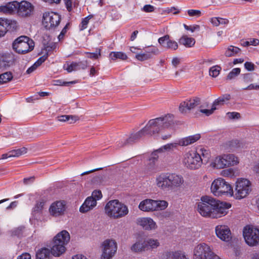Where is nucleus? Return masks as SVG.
Returning a JSON list of instances; mask_svg holds the SVG:
<instances>
[{"mask_svg": "<svg viewBox=\"0 0 259 259\" xmlns=\"http://www.w3.org/2000/svg\"><path fill=\"white\" fill-rule=\"evenodd\" d=\"M200 156H201V159L202 160V163H206L208 161L210 157V154L209 152L204 149L201 148L200 150Z\"/></svg>", "mask_w": 259, "mask_h": 259, "instance_id": "obj_41", "label": "nucleus"}, {"mask_svg": "<svg viewBox=\"0 0 259 259\" xmlns=\"http://www.w3.org/2000/svg\"><path fill=\"white\" fill-rule=\"evenodd\" d=\"M216 206L214 207V210L213 211L214 215L213 218H221L226 215L228 211V209L231 207V204L224 202H220L217 200Z\"/></svg>", "mask_w": 259, "mask_h": 259, "instance_id": "obj_17", "label": "nucleus"}, {"mask_svg": "<svg viewBox=\"0 0 259 259\" xmlns=\"http://www.w3.org/2000/svg\"><path fill=\"white\" fill-rule=\"evenodd\" d=\"M217 256L211 250L209 246L205 243L197 245L194 249V259H211Z\"/></svg>", "mask_w": 259, "mask_h": 259, "instance_id": "obj_9", "label": "nucleus"}, {"mask_svg": "<svg viewBox=\"0 0 259 259\" xmlns=\"http://www.w3.org/2000/svg\"><path fill=\"white\" fill-rule=\"evenodd\" d=\"M168 173H162L156 178V186L163 190H170Z\"/></svg>", "mask_w": 259, "mask_h": 259, "instance_id": "obj_18", "label": "nucleus"}, {"mask_svg": "<svg viewBox=\"0 0 259 259\" xmlns=\"http://www.w3.org/2000/svg\"><path fill=\"white\" fill-rule=\"evenodd\" d=\"M184 27L185 29L187 30H189L192 32H193L195 31H199L200 30V26L198 25H193L188 26L186 24H184Z\"/></svg>", "mask_w": 259, "mask_h": 259, "instance_id": "obj_52", "label": "nucleus"}, {"mask_svg": "<svg viewBox=\"0 0 259 259\" xmlns=\"http://www.w3.org/2000/svg\"><path fill=\"white\" fill-rule=\"evenodd\" d=\"M68 120L67 121L69 124H72L78 120L79 118L76 115H68Z\"/></svg>", "mask_w": 259, "mask_h": 259, "instance_id": "obj_59", "label": "nucleus"}, {"mask_svg": "<svg viewBox=\"0 0 259 259\" xmlns=\"http://www.w3.org/2000/svg\"><path fill=\"white\" fill-rule=\"evenodd\" d=\"M27 149L25 147H22L20 149L13 150L9 151V152L3 154L2 155L1 159H5L8 158L19 157L23 154L26 153Z\"/></svg>", "mask_w": 259, "mask_h": 259, "instance_id": "obj_28", "label": "nucleus"}, {"mask_svg": "<svg viewBox=\"0 0 259 259\" xmlns=\"http://www.w3.org/2000/svg\"><path fill=\"white\" fill-rule=\"evenodd\" d=\"M61 16L53 12H45L43 14L42 24L47 29H54L60 24Z\"/></svg>", "mask_w": 259, "mask_h": 259, "instance_id": "obj_10", "label": "nucleus"}, {"mask_svg": "<svg viewBox=\"0 0 259 259\" xmlns=\"http://www.w3.org/2000/svg\"><path fill=\"white\" fill-rule=\"evenodd\" d=\"M97 205V202L95 199L93 197H88L85 200L84 203L80 206L79 210L81 212H87L92 209Z\"/></svg>", "mask_w": 259, "mask_h": 259, "instance_id": "obj_26", "label": "nucleus"}, {"mask_svg": "<svg viewBox=\"0 0 259 259\" xmlns=\"http://www.w3.org/2000/svg\"><path fill=\"white\" fill-rule=\"evenodd\" d=\"M13 49L19 54H25L34 48L33 41L26 36H21L16 38L13 43Z\"/></svg>", "mask_w": 259, "mask_h": 259, "instance_id": "obj_7", "label": "nucleus"}, {"mask_svg": "<svg viewBox=\"0 0 259 259\" xmlns=\"http://www.w3.org/2000/svg\"><path fill=\"white\" fill-rule=\"evenodd\" d=\"M240 51V49L238 47L230 46L226 50L225 55L227 57H231L238 54Z\"/></svg>", "mask_w": 259, "mask_h": 259, "instance_id": "obj_39", "label": "nucleus"}, {"mask_svg": "<svg viewBox=\"0 0 259 259\" xmlns=\"http://www.w3.org/2000/svg\"><path fill=\"white\" fill-rule=\"evenodd\" d=\"M201 103V99L197 97H193L181 103L179 110L182 113H186L188 111L194 109Z\"/></svg>", "mask_w": 259, "mask_h": 259, "instance_id": "obj_15", "label": "nucleus"}, {"mask_svg": "<svg viewBox=\"0 0 259 259\" xmlns=\"http://www.w3.org/2000/svg\"><path fill=\"white\" fill-rule=\"evenodd\" d=\"M91 197H93V198L95 199L96 201L99 200L102 197V192L100 190H94Z\"/></svg>", "mask_w": 259, "mask_h": 259, "instance_id": "obj_56", "label": "nucleus"}, {"mask_svg": "<svg viewBox=\"0 0 259 259\" xmlns=\"http://www.w3.org/2000/svg\"><path fill=\"white\" fill-rule=\"evenodd\" d=\"M93 17L92 15H89L82 20V21L79 25L80 30H83L87 28L89 20Z\"/></svg>", "mask_w": 259, "mask_h": 259, "instance_id": "obj_45", "label": "nucleus"}, {"mask_svg": "<svg viewBox=\"0 0 259 259\" xmlns=\"http://www.w3.org/2000/svg\"><path fill=\"white\" fill-rule=\"evenodd\" d=\"M225 180L222 178H218L214 180L211 185V192L217 196H220V191L223 188V186L225 184Z\"/></svg>", "mask_w": 259, "mask_h": 259, "instance_id": "obj_25", "label": "nucleus"}, {"mask_svg": "<svg viewBox=\"0 0 259 259\" xmlns=\"http://www.w3.org/2000/svg\"><path fill=\"white\" fill-rule=\"evenodd\" d=\"M170 190L178 188L184 183V179L181 175L174 173H168Z\"/></svg>", "mask_w": 259, "mask_h": 259, "instance_id": "obj_22", "label": "nucleus"}, {"mask_svg": "<svg viewBox=\"0 0 259 259\" xmlns=\"http://www.w3.org/2000/svg\"><path fill=\"white\" fill-rule=\"evenodd\" d=\"M17 259H31V256L28 253H24L17 257Z\"/></svg>", "mask_w": 259, "mask_h": 259, "instance_id": "obj_64", "label": "nucleus"}, {"mask_svg": "<svg viewBox=\"0 0 259 259\" xmlns=\"http://www.w3.org/2000/svg\"><path fill=\"white\" fill-rule=\"evenodd\" d=\"M131 251L133 253H140L146 250V245L145 240L140 239L134 243L130 248Z\"/></svg>", "mask_w": 259, "mask_h": 259, "instance_id": "obj_29", "label": "nucleus"}, {"mask_svg": "<svg viewBox=\"0 0 259 259\" xmlns=\"http://www.w3.org/2000/svg\"><path fill=\"white\" fill-rule=\"evenodd\" d=\"M244 67L248 71H252L254 69V65L251 62H246L244 64Z\"/></svg>", "mask_w": 259, "mask_h": 259, "instance_id": "obj_60", "label": "nucleus"}, {"mask_svg": "<svg viewBox=\"0 0 259 259\" xmlns=\"http://www.w3.org/2000/svg\"><path fill=\"white\" fill-rule=\"evenodd\" d=\"M156 203L155 200L146 199L140 203L139 208L143 211L150 212L155 211Z\"/></svg>", "mask_w": 259, "mask_h": 259, "instance_id": "obj_24", "label": "nucleus"}, {"mask_svg": "<svg viewBox=\"0 0 259 259\" xmlns=\"http://www.w3.org/2000/svg\"><path fill=\"white\" fill-rule=\"evenodd\" d=\"M240 69L239 68H235L233 69L230 73L228 74L227 76V79L229 80H231L234 78L236 76H237L240 73Z\"/></svg>", "mask_w": 259, "mask_h": 259, "instance_id": "obj_44", "label": "nucleus"}, {"mask_svg": "<svg viewBox=\"0 0 259 259\" xmlns=\"http://www.w3.org/2000/svg\"><path fill=\"white\" fill-rule=\"evenodd\" d=\"M137 223L146 230H154L157 228L156 223L150 218H142L137 220Z\"/></svg>", "mask_w": 259, "mask_h": 259, "instance_id": "obj_23", "label": "nucleus"}, {"mask_svg": "<svg viewBox=\"0 0 259 259\" xmlns=\"http://www.w3.org/2000/svg\"><path fill=\"white\" fill-rule=\"evenodd\" d=\"M57 48V44L55 43H51L48 44L45 47V51L46 53L45 54H48V57L49 56L50 53L53 50H55Z\"/></svg>", "mask_w": 259, "mask_h": 259, "instance_id": "obj_48", "label": "nucleus"}, {"mask_svg": "<svg viewBox=\"0 0 259 259\" xmlns=\"http://www.w3.org/2000/svg\"><path fill=\"white\" fill-rule=\"evenodd\" d=\"M179 145L178 143H169L166 145H165L158 149L154 151V153L156 155H158V154L162 153L164 151H171L175 149H177L178 146Z\"/></svg>", "mask_w": 259, "mask_h": 259, "instance_id": "obj_32", "label": "nucleus"}, {"mask_svg": "<svg viewBox=\"0 0 259 259\" xmlns=\"http://www.w3.org/2000/svg\"><path fill=\"white\" fill-rule=\"evenodd\" d=\"M222 195L234 197V191L232 186L226 181L225 182L223 189L220 191V196Z\"/></svg>", "mask_w": 259, "mask_h": 259, "instance_id": "obj_35", "label": "nucleus"}, {"mask_svg": "<svg viewBox=\"0 0 259 259\" xmlns=\"http://www.w3.org/2000/svg\"><path fill=\"white\" fill-rule=\"evenodd\" d=\"M13 78L12 74L10 72H6L0 74V84H3L10 81Z\"/></svg>", "mask_w": 259, "mask_h": 259, "instance_id": "obj_40", "label": "nucleus"}, {"mask_svg": "<svg viewBox=\"0 0 259 259\" xmlns=\"http://www.w3.org/2000/svg\"><path fill=\"white\" fill-rule=\"evenodd\" d=\"M188 15L191 17H199L201 16V11L197 10H189L187 11Z\"/></svg>", "mask_w": 259, "mask_h": 259, "instance_id": "obj_53", "label": "nucleus"}, {"mask_svg": "<svg viewBox=\"0 0 259 259\" xmlns=\"http://www.w3.org/2000/svg\"><path fill=\"white\" fill-rule=\"evenodd\" d=\"M239 163L238 158L232 154H223L216 157L210 166L216 169H222L234 166Z\"/></svg>", "mask_w": 259, "mask_h": 259, "instance_id": "obj_5", "label": "nucleus"}, {"mask_svg": "<svg viewBox=\"0 0 259 259\" xmlns=\"http://www.w3.org/2000/svg\"><path fill=\"white\" fill-rule=\"evenodd\" d=\"M224 146L227 150L230 151L242 147V143L239 140L235 139L227 142Z\"/></svg>", "mask_w": 259, "mask_h": 259, "instance_id": "obj_34", "label": "nucleus"}, {"mask_svg": "<svg viewBox=\"0 0 259 259\" xmlns=\"http://www.w3.org/2000/svg\"><path fill=\"white\" fill-rule=\"evenodd\" d=\"M7 23L3 20H0V37L4 36L7 32Z\"/></svg>", "mask_w": 259, "mask_h": 259, "instance_id": "obj_47", "label": "nucleus"}, {"mask_svg": "<svg viewBox=\"0 0 259 259\" xmlns=\"http://www.w3.org/2000/svg\"><path fill=\"white\" fill-rule=\"evenodd\" d=\"M88 67V63L87 61H83L79 62H72L71 63L66 62L64 65L63 68L68 72L73 71H76L80 69L84 70Z\"/></svg>", "mask_w": 259, "mask_h": 259, "instance_id": "obj_20", "label": "nucleus"}, {"mask_svg": "<svg viewBox=\"0 0 259 259\" xmlns=\"http://www.w3.org/2000/svg\"><path fill=\"white\" fill-rule=\"evenodd\" d=\"M45 203L43 201L37 202L33 207V211L35 212H40L44 207Z\"/></svg>", "mask_w": 259, "mask_h": 259, "instance_id": "obj_51", "label": "nucleus"}, {"mask_svg": "<svg viewBox=\"0 0 259 259\" xmlns=\"http://www.w3.org/2000/svg\"><path fill=\"white\" fill-rule=\"evenodd\" d=\"M70 239L69 233L66 230L62 231L54 238L51 251L48 248H42L36 252V259H49L51 253L54 256H59L65 252V245Z\"/></svg>", "mask_w": 259, "mask_h": 259, "instance_id": "obj_2", "label": "nucleus"}, {"mask_svg": "<svg viewBox=\"0 0 259 259\" xmlns=\"http://www.w3.org/2000/svg\"><path fill=\"white\" fill-rule=\"evenodd\" d=\"M215 234L218 238L224 241L228 242L232 238L230 228L226 225H218L215 229Z\"/></svg>", "mask_w": 259, "mask_h": 259, "instance_id": "obj_16", "label": "nucleus"}, {"mask_svg": "<svg viewBox=\"0 0 259 259\" xmlns=\"http://www.w3.org/2000/svg\"><path fill=\"white\" fill-rule=\"evenodd\" d=\"M16 15L20 18H28L31 17L34 12V6L30 3L23 1L21 2H17L16 4Z\"/></svg>", "mask_w": 259, "mask_h": 259, "instance_id": "obj_11", "label": "nucleus"}, {"mask_svg": "<svg viewBox=\"0 0 259 259\" xmlns=\"http://www.w3.org/2000/svg\"><path fill=\"white\" fill-rule=\"evenodd\" d=\"M24 229L25 228L24 227H19L13 231V234L18 237H21L23 235Z\"/></svg>", "mask_w": 259, "mask_h": 259, "instance_id": "obj_54", "label": "nucleus"}, {"mask_svg": "<svg viewBox=\"0 0 259 259\" xmlns=\"http://www.w3.org/2000/svg\"><path fill=\"white\" fill-rule=\"evenodd\" d=\"M200 138L199 134H196L181 139L179 141V144L181 146H187L193 144Z\"/></svg>", "mask_w": 259, "mask_h": 259, "instance_id": "obj_30", "label": "nucleus"}, {"mask_svg": "<svg viewBox=\"0 0 259 259\" xmlns=\"http://www.w3.org/2000/svg\"><path fill=\"white\" fill-rule=\"evenodd\" d=\"M221 69V68L218 65L212 66L209 69V75L213 77H215L220 74Z\"/></svg>", "mask_w": 259, "mask_h": 259, "instance_id": "obj_43", "label": "nucleus"}, {"mask_svg": "<svg viewBox=\"0 0 259 259\" xmlns=\"http://www.w3.org/2000/svg\"><path fill=\"white\" fill-rule=\"evenodd\" d=\"M169 37V35H165L160 37L158 41L163 48L167 49L176 50L178 48V43L174 40H170Z\"/></svg>", "mask_w": 259, "mask_h": 259, "instance_id": "obj_21", "label": "nucleus"}, {"mask_svg": "<svg viewBox=\"0 0 259 259\" xmlns=\"http://www.w3.org/2000/svg\"><path fill=\"white\" fill-rule=\"evenodd\" d=\"M145 52L151 56V58L153 55H157L159 54V51L158 48L155 47H152L151 48H148Z\"/></svg>", "mask_w": 259, "mask_h": 259, "instance_id": "obj_49", "label": "nucleus"}, {"mask_svg": "<svg viewBox=\"0 0 259 259\" xmlns=\"http://www.w3.org/2000/svg\"><path fill=\"white\" fill-rule=\"evenodd\" d=\"M156 210H164L168 206V202L165 200H155Z\"/></svg>", "mask_w": 259, "mask_h": 259, "instance_id": "obj_42", "label": "nucleus"}, {"mask_svg": "<svg viewBox=\"0 0 259 259\" xmlns=\"http://www.w3.org/2000/svg\"><path fill=\"white\" fill-rule=\"evenodd\" d=\"M16 1L9 3L5 6H0V12L5 14H13L16 12Z\"/></svg>", "mask_w": 259, "mask_h": 259, "instance_id": "obj_31", "label": "nucleus"}, {"mask_svg": "<svg viewBox=\"0 0 259 259\" xmlns=\"http://www.w3.org/2000/svg\"><path fill=\"white\" fill-rule=\"evenodd\" d=\"M136 58L139 61H143L150 59L151 56L146 52H145L144 53L137 54L136 55Z\"/></svg>", "mask_w": 259, "mask_h": 259, "instance_id": "obj_46", "label": "nucleus"}, {"mask_svg": "<svg viewBox=\"0 0 259 259\" xmlns=\"http://www.w3.org/2000/svg\"><path fill=\"white\" fill-rule=\"evenodd\" d=\"M143 10L145 12H152L154 10V7L150 5H146L143 8Z\"/></svg>", "mask_w": 259, "mask_h": 259, "instance_id": "obj_62", "label": "nucleus"}, {"mask_svg": "<svg viewBox=\"0 0 259 259\" xmlns=\"http://www.w3.org/2000/svg\"><path fill=\"white\" fill-rule=\"evenodd\" d=\"M70 25L69 23H67L65 27L63 28L61 32H60V34L58 36V39L59 40H61V39H63L64 36H65V34L66 33L67 30L69 29V26Z\"/></svg>", "mask_w": 259, "mask_h": 259, "instance_id": "obj_55", "label": "nucleus"}, {"mask_svg": "<svg viewBox=\"0 0 259 259\" xmlns=\"http://www.w3.org/2000/svg\"><path fill=\"white\" fill-rule=\"evenodd\" d=\"M48 58V54H44L42 56L40 57L36 62H35V66H39L43 62H44Z\"/></svg>", "mask_w": 259, "mask_h": 259, "instance_id": "obj_58", "label": "nucleus"}, {"mask_svg": "<svg viewBox=\"0 0 259 259\" xmlns=\"http://www.w3.org/2000/svg\"><path fill=\"white\" fill-rule=\"evenodd\" d=\"M182 162L187 168L196 169L201 167L202 160L200 154L196 151L191 150L183 155Z\"/></svg>", "mask_w": 259, "mask_h": 259, "instance_id": "obj_6", "label": "nucleus"}, {"mask_svg": "<svg viewBox=\"0 0 259 259\" xmlns=\"http://www.w3.org/2000/svg\"><path fill=\"white\" fill-rule=\"evenodd\" d=\"M174 123V116L172 114H167L163 117H160L150 120L146 125L141 131L134 135H132L128 139L118 142L117 146L120 148L127 144L135 142L139 138L146 135H154L162 132L165 129L169 128Z\"/></svg>", "mask_w": 259, "mask_h": 259, "instance_id": "obj_1", "label": "nucleus"}, {"mask_svg": "<svg viewBox=\"0 0 259 259\" xmlns=\"http://www.w3.org/2000/svg\"><path fill=\"white\" fill-rule=\"evenodd\" d=\"M230 99V95L229 94H225L223 96L219 97L218 99L215 100L212 105L213 107L217 109L218 106H221L223 105L227 101H229Z\"/></svg>", "mask_w": 259, "mask_h": 259, "instance_id": "obj_33", "label": "nucleus"}, {"mask_svg": "<svg viewBox=\"0 0 259 259\" xmlns=\"http://www.w3.org/2000/svg\"><path fill=\"white\" fill-rule=\"evenodd\" d=\"M65 210V203L64 201H58L51 205L49 210L51 214L54 217H58L63 214Z\"/></svg>", "mask_w": 259, "mask_h": 259, "instance_id": "obj_19", "label": "nucleus"}, {"mask_svg": "<svg viewBox=\"0 0 259 259\" xmlns=\"http://www.w3.org/2000/svg\"><path fill=\"white\" fill-rule=\"evenodd\" d=\"M222 175L225 177H231L233 175V169L229 168L222 171Z\"/></svg>", "mask_w": 259, "mask_h": 259, "instance_id": "obj_61", "label": "nucleus"}, {"mask_svg": "<svg viewBox=\"0 0 259 259\" xmlns=\"http://www.w3.org/2000/svg\"><path fill=\"white\" fill-rule=\"evenodd\" d=\"M109 58L113 60H116L117 59H120L122 60L126 59V55L121 52H112L109 55Z\"/></svg>", "mask_w": 259, "mask_h": 259, "instance_id": "obj_38", "label": "nucleus"}, {"mask_svg": "<svg viewBox=\"0 0 259 259\" xmlns=\"http://www.w3.org/2000/svg\"><path fill=\"white\" fill-rule=\"evenodd\" d=\"M243 234L246 243L249 246L259 243V229L246 226L244 228Z\"/></svg>", "mask_w": 259, "mask_h": 259, "instance_id": "obj_12", "label": "nucleus"}, {"mask_svg": "<svg viewBox=\"0 0 259 259\" xmlns=\"http://www.w3.org/2000/svg\"><path fill=\"white\" fill-rule=\"evenodd\" d=\"M145 243L146 245V250L149 248L155 249L160 245V243L157 239H148L145 240Z\"/></svg>", "mask_w": 259, "mask_h": 259, "instance_id": "obj_37", "label": "nucleus"}, {"mask_svg": "<svg viewBox=\"0 0 259 259\" xmlns=\"http://www.w3.org/2000/svg\"><path fill=\"white\" fill-rule=\"evenodd\" d=\"M181 45L185 46L186 47H192L195 45V40L192 37H189L187 36H183L179 40Z\"/></svg>", "mask_w": 259, "mask_h": 259, "instance_id": "obj_36", "label": "nucleus"}, {"mask_svg": "<svg viewBox=\"0 0 259 259\" xmlns=\"http://www.w3.org/2000/svg\"><path fill=\"white\" fill-rule=\"evenodd\" d=\"M161 259H188L184 252L180 251H166L161 257Z\"/></svg>", "mask_w": 259, "mask_h": 259, "instance_id": "obj_27", "label": "nucleus"}, {"mask_svg": "<svg viewBox=\"0 0 259 259\" xmlns=\"http://www.w3.org/2000/svg\"><path fill=\"white\" fill-rule=\"evenodd\" d=\"M227 115H228V117L231 119H235V118H239L240 116V115L238 112H228L227 113Z\"/></svg>", "mask_w": 259, "mask_h": 259, "instance_id": "obj_63", "label": "nucleus"}, {"mask_svg": "<svg viewBox=\"0 0 259 259\" xmlns=\"http://www.w3.org/2000/svg\"><path fill=\"white\" fill-rule=\"evenodd\" d=\"M102 259H110L117 251V244L113 240H106L103 243Z\"/></svg>", "mask_w": 259, "mask_h": 259, "instance_id": "obj_13", "label": "nucleus"}, {"mask_svg": "<svg viewBox=\"0 0 259 259\" xmlns=\"http://www.w3.org/2000/svg\"><path fill=\"white\" fill-rule=\"evenodd\" d=\"M105 214L113 219H118L126 215L128 213L127 206L114 199L109 201L105 206Z\"/></svg>", "mask_w": 259, "mask_h": 259, "instance_id": "obj_3", "label": "nucleus"}, {"mask_svg": "<svg viewBox=\"0 0 259 259\" xmlns=\"http://www.w3.org/2000/svg\"><path fill=\"white\" fill-rule=\"evenodd\" d=\"M242 81L245 83H249L253 81L252 75L251 73H246L242 75Z\"/></svg>", "mask_w": 259, "mask_h": 259, "instance_id": "obj_50", "label": "nucleus"}, {"mask_svg": "<svg viewBox=\"0 0 259 259\" xmlns=\"http://www.w3.org/2000/svg\"><path fill=\"white\" fill-rule=\"evenodd\" d=\"M215 110L216 108L212 106L210 109H200V112L206 116H209L211 115Z\"/></svg>", "mask_w": 259, "mask_h": 259, "instance_id": "obj_57", "label": "nucleus"}, {"mask_svg": "<svg viewBox=\"0 0 259 259\" xmlns=\"http://www.w3.org/2000/svg\"><path fill=\"white\" fill-rule=\"evenodd\" d=\"M155 153L154 152L152 153L150 157L147 160L144 167L143 171L147 175H152L158 171L156 162L159 155H156Z\"/></svg>", "mask_w": 259, "mask_h": 259, "instance_id": "obj_14", "label": "nucleus"}, {"mask_svg": "<svg viewBox=\"0 0 259 259\" xmlns=\"http://www.w3.org/2000/svg\"><path fill=\"white\" fill-rule=\"evenodd\" d=\"M216 204L215 199L208 196H202L200 201L197 203V211L203 217L213 218L214 213L212 211Z\"/></svg>", "mask_w": 259, "mask_h": 259, "instance_id": "obj_4", "label": "nucleus"}, {"mask_svg": "<svg viewBox=\"0 0 259 259\" xmlns=\"http://www.w3.org/2000/svg\"><path fill=\"white\" fill-rule=\"evenodd\" d=\"M251 191L250 183L245 179H238L234 191V197L241 199L245 197Z\"/></svg>", "mask_w": 259, "mask_h": 259, "instance_id": "obj_8", "label": "nucleus"}]
</instances>
